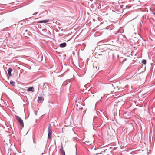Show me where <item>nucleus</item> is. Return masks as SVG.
<instances>
[{
  "mask_svg": "<svg viewBox=\"0 0 155 155\" xmlns=\"http://www.w3.org/2000/svg\"><path fill=\"white\" fill-rule=\"evenodd\" d=\"M27 91L28 92L31 91L32 92H34L35 91L34 88L33 87H29L27 89Z\"/></svg>",
  "mask_w": 155,
  "mask_h": 155,
  "instance_id": "423d86ee",
  "label": "nucleus"
},
{
  "mask_svg": "<svg viewBox=\"0 0 155 155\" xmlns=\"http://www.w3.org/2000/svg\"><path fill=\"white\" fill-rule=\"evenodd\" d=\"M153 14L155 15V12H152Z\"/></svg>",
  "mask_w": 155,
  "mask_h": 155,
  "instance_id": "4be33fe9",
  "label": "nucleus"
},
{
  "mask_svg": "<svg viewBox=\"0 0 155 155\" xmlns=\"http://www.w3.org/2000/svg\"><path fill=\"white\" fill-rule=\"evenodd\" d=\"M47 2L48 3H51V1H45V2H42V3L43 4L44 3H45Z\"/></svg>",
  "mask_w": 155,
  "mask_h": 155,
  "instance_id": "4468645a",
  "label": "nucleus"
},
{
  "mask_svg": "<svg viewBox=\"0 0 155 155\" xmlns=\"http://www.w3.org/2000/svg\"><path fill=\"white\" fill-rule=\"evenodd\" d=\"M95 68H96V69H97V66H95Z\"/></svg>",
  "mask_w": 155,
  "mask_h": 155,
  "instance_id": "bb28decb",
  "label": "nucleus"
},
{
  "mask_svg": "<svg viewBox=\"0 0 155 155\" xmlns=\"http://www.w3.org/2000/svg\"><path fill=\"white\" fill-rule=\"evenodd\" d=\"M49 21V19H46V20H41L40 21H39L38 22V23H46L47 22H48Z\"/></svg>",
  "mask_w": 155,
  "mask_h": 155,
  "instance_id": "20e7f679",
  "label": "nucleus"
},
{
  "mask_svg": "<svg viewBox=\"0 0 155 155\" xmlns=\"http://www.w3.org/2000/svg\"><path fill=\"white\" fill-rule=\"evenodd\" d=\"M142 63L144 64H146V60L145 59L142 60Z\"/></svg>",
  "mask_w": 155,
  "mask_h": 155,
  "instance_id": "f8f14e48",
  "label": "nucleus"
},
{
  "mask_svg": "<svg viewBox=\"0 0 155 155\" xmlns=\"http://www.w3.org/2000/svg\"><path fill=\"white\" fill-rule=\"evenodd\" d=\"M63 155H65V153L64 151H63V152L61 153Z\"/></svg>",
  "mask_w": 155,
  "mask_h": 155,
  "instance_id": "a211bd4d",
  "label": "nucleus"
},
{
  "mask_svg": "<svg viewBox=\"0 0 155 155\" xmlns=\"http://www.w3.org/2000/svg\"><path fill=\"white\" fill-rule=\"evenodd\" d=\"M102 53L98 54L97 55V57L99 58L102 59H105L107 57L106 54L107 52L106 51L104 50L103 51H101Z\"/></svg>",
  "mask_w": 155,
  "mask_h": 155,
  "instance_id": "f257e3e1",
  "label": "nucleus"
},
{
  "mask_svg": "<svg viewBox=\"0 0 155 155\" xmlns=\"http://www.w3.org/2000/svg\"><path fill=\"white\" fill-rule=\"evenodd\" d=\"M35 135H33V136H32V139L33 140H35Z\"/></svg>",
  "mask_w": 155,
  "mask_h": 155,
  "instance_id": "dca6fc26",
  "label": "nucleus"
},
{
  "mask_svg": "<svg viewBox=\"0 0 155 155\" xmlns=\"http://www.w3.org/2000/svg\"><path fill=\"white\" fill-rule=\"evenodd\" d=\"M10 83L12 86H15V83L12 81H11L10 82Z\"/></svg>",
  "mask_w": 155,
  "mask_h": 155,
  "instance_id": "9b49d317",
  "label": "nucleus"
},
{
  "mask_svg": "<svg viewBox=\"0 0 155 155\" xmlns=\"http://www.w3.org/2000/svg\"><path fill=\"white\" fill-rule=\"evenodd\" d=\"M134 41H135L137 42L138 41V39L137 38L135 37L134 38Z\"/></svg>",
  "mask_w": 155,
  "mask_h": 155,
  "instance_id": "2eb2a0df",
  "label": "nucleus"
},
{
  "mask_svg": "<svg viewBox=\"0 0 155 155\" xmlns=\"http://www.w3.org/2000/svg\"><path fill=\"white\" fill-rule=\"evenodd\" d=\"M66 82V83H67V84H68V83H70V81H67Z\"/></svg>",
  "mask_w": 155,
  "mask_h": 155,
  "instance_id": "aec40b11",
  "label": "nucleus"
},
{
  "mask_svg": "<svg viewBox=\"0 0 155 155\" xmlns=\"http://www.w3.org/2000/svg\"><path fill=\"white\" fill-rule=\"evenodd\" d=\"M15 117L18 121L20 123L21 126L23 127H24V124L22 120L21 117L18 116H16Z\"/></svg>",
  "mask_w": 155,
  "mask_h": 155,
  "instance_id": "f03ea898",
  "label": "nucleus"
},
{
  "mask_svg": "<svg viewBox=\"0 0 155 155\" xmlns=\"http://www.w3.org/2000/svg\"><path fill=\"white\" fill-rule=\"evenodd\" d=\"M126 60H127V58L124 59L122 61V62H124Z\"/></svg>",
  "mask_w": 155,
  "mask_h": 155,
  "instance_id": "6ab92c4d",
  "label": "nucleus"
},
{
  "mask_svg": "<svg viewBox=\"0 0 155 155\" xmlns=\"http://www.w3.org/2000/svg\"><path fill=\"white\" fill-rule=\"evenodd\" d=\"M105 45H101V46L102 47H104V46H105Z\"/></svg>",
  "mask_w": 155,
  "mask_h": 155,
  "instance_id": "412c9836",
  "label": "nucleus"
},
{
  "mask_svg": "<svg viewBox=\"0 0 155 155\" xmlns=\"http://www.w3.org/2000/svg\"><path fill=\"white\" fill-rule=\"evenodd\" d=\"M45 83H44L43 84V85L42 86L43 88H47L48 89H49L50 87L48 85H45Z\"/></svg>",
  "mask_w": 155,
  "mask_h": 155,
  "instance_id": "1a4fd4ad",
  "label": "nucleus"
},
{
  "mask_svg": "<svg viewBox=\"0 0 155 155\" xmlns=\"http://www.w3.org/2000/svg\"><path fill=\"white\" fill-rule=\"evenodd\" d=\"M34 147L35 148H36V145Z\"/></svg>",
  "mask_w": 155,
  "mask_h": 155,
  "instance_id": "393cba45",
  "label": "nucleus"
},
{
  "mask_svg": "<svg viewBox=\"0 0 155 155\" xmlns=\"http://www.w3.org/2000/svg\"><path fill=\"white\" fill-rule=\"evenodd\" d=\"M44 100V98L41 97H38L37 100L38 103H40L43 101Z\"/></svg>",
  "mask_w": 155,
  "mask_h": 155,
  "instance_id": "39448f33",
  "label": "nucleus"
},
{
  "mask_svg": "<svg viewBox=\"0 0 155 155\" xmlns=\"http://www.w3.org/2000/svg\"><path fill=\"white\" fill-rule=\"evenodd\" d=\"M35 115H37L36 113H35Z\"/></svg>",
  "mask_w": 155,
  "mask_h": 155,
  "instance_id": "c85d7f7f",
  "label": "nucleus"
},
{
  "mask_svg": "<svg viewBox=\"0 0 155 155\" xmlns=\"http://www.w3.org/2000/svg\"><path fill=\"white\" fill-rule=\"evenodd\" d=\"M65 83H66V82H64V84H65Z\"/></svg>",
  "mask_w": 155,
  "mask_h": 155,
  "instance_id": "cd10ccee",
  "label": "nucleus"
},
{
  "mask_svg": "<svg viewBox=\"0 0 155 155\" xmlns=\"http://www.w3.org/2000/svg\"><path fill=\"white\" fill-rule=\"evenodd\" d=\"M123 6V5H122V6H121V5L120 6V7H121V8H123V7H122V6Z\"/></svg>",
  "mask_w": 155,
  "mask_h": 155,
  "instance_id": "b1692460",
  "label": "nucleus"
},
{
  "mask_svg": "<svg viewBox=\"0 0 155 155\" xmlns=\"http://www.w3.org/2000/svg\"><path fill=\"white\" fill-rule=\"evenodd\" d=\"M22 31L24 32V33H23V34H24L25 33H27L28 34V30L26 28H23L22 29Z\"/></svg>",
  "mask_w": 155,
  "mask_h": 155,
  "instance_id": "9d476101",
  "label": "nucleus"
},
{
  "mask_svg": "<svg viewBox=\"0 0 155 155\" xmlns=\"http://www.w3.org/2000/svg\"><path fill=\"white\" fill-rule=\"evenodd\" d=\"M33 143L34 144H36L37 143L35 141V140H33Z\"/></svg>",
  "mask_w": 155,
  "mask_h": 155,
  "instance_id": "f3484780",
  "label": "nucleus"
},
{
  "mask_svg": "<svg viewBox=\"0 0 155 155\" xmlns=\"http://www.w3.org/2000/svg\"><path fill=\"white\" fill-rule=\"evenodd\" d=\"M48 138L50 139L51 138L52 135V130L51 129L48 127Z\"/></svg>",
  "mask_w": 155,
  "mask_h": 155,
  "instance_id": "7ed1b4c3",
  "label": "nucleus"
},
{
  "mask_svg": "<svg viewBox=\"0 0 155 155\" xmlns=\"http://www.w3.org/2000/svg\"><path fill=\"white\" fill-rule=\"evenodd\" d=\"M101 154V153H97L96 154V155H98V154Z\"/></svg>",
  "mask_w": 155,
  "mask_h": 155,
  "instance_id": "5701e85b",
  "label": "nucleus"
},
{
  "mask_svg": "<svg viewBox=\"0 0 155 155\" xmlns=\"http://www.w3.org/2000/svg\"><path fill=\"white\" fill-rule=\"evenodd\" d=\"M80 109H83V107H82L80 108Z\"/></svg>",
  "mask_w": 155,
  "mask_h": 155,
  "instance_id": "a878e982",
  "label": "nucleus"
},
{
  "mask_svg": "<svg viewBox=\"0 0 155 155\" xmlns=\"http://www.w3.org/2000/svg\"><path fill=\"white\" fill-rule=\"evenodd\" d=\"M60 151H61V153H62V152H63V151H64V150H63V145H62V144H61V148L60 149Z\"/></svg>",
  "mask_w": 155,
  "mask_h": 155,
  "instance_id": "ddd939ff",
  "label": "nucleus"
},
{
  "mask_svg": "<svg viewBox=\"0 0 155 155\" xmlns=\"http://www.w3.org/2000/svg\"><path fill=\"white\" fill-rule=\"evenodd\" d=\"M13 70V69L10 67L8 69V75L9 76H11L12 75L11 72Z\"/></svg>",
  "mask_w": 155,
  "mask_h": 155,
  "instance_id": "6e6552de",
  "label": "nucleus"
},
{
  "mask_svg": "<svg viewBox=\"0 0 155 155\" xmlns=\"http://www.w3.org/2000/svg\"><path fill=\"white\" fill-rule=\"evenodd\" d=\"M67 45V44L65 42H63L59 44V46L61 48H64Z\"/></svg>",
  "mask_w": 155,
  "mask_h": 155,
  "instance_id": "0eeeda50",
  "label": "nucleus"
}]
</instances>
